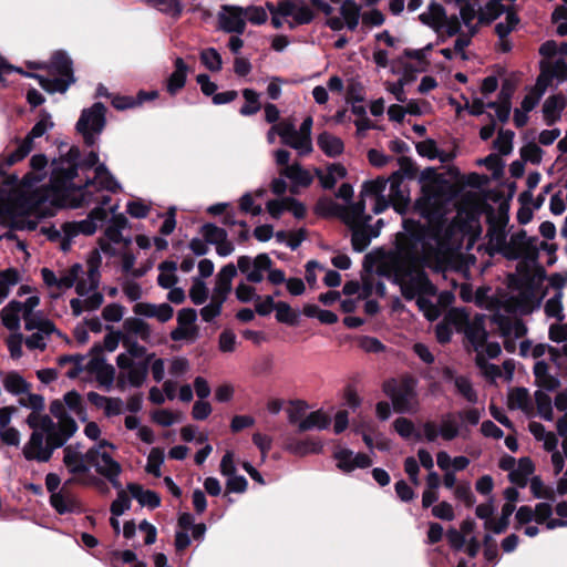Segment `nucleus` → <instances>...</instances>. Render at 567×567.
<instances>
[{
	"label": "nucleus",
	"mask_w": 567,
	"mask_h": 567,
	"mask_svg": "<svg viewBox=\"0 0 567 567\" xmlns=\"http://www.w3.org/2000/svg\"><path fill=\"white\" fill-rule=\"evenodd\" d=\"M164 461V453L161 449L154 447L147 456L146 472L155 477L161 476V465Z\"/></svg>",
	"instance_id": "57"
},
{
	"label": "nucleus",
	"mask_w": 567,
	"mask_h": 567,
	"mask_svg": "<svg viewBox=\"0 0 567 567\" xmlns=\"http://www.w3.org/2000/svg\"><path fill=\"white\" fill-rule=\"evenodd\" d=\"M333 458L337 461V467L344 474H349L355 468H368L372 465V460L368 454H354L352 450L346 447L336 450Z\"/></svg>",
	"instance_id": "11"
},
{
	"label": "nucleus",
	"mask_w": 567,
	"mask_h": 567,
	"mask_svg": "<svg viewBox=\"0 0 567 567\" xmlns=\"http://www.w3.org/2000/svg\"><path fill=\"white\" fill-rule=\"evenodd\" d=\"M150 358L143 362L135 363L128 369V382L134 388H140L144 383L148 373Z\"/></svg>",
	"instance_id": "50"
},
{
	"label": "nucleus",
	"mask_w": 567,
	"mask_h": 567,
	"mask_svg": "<svg viewBox=\"0 0 567 567\" xmlns=\"http://www.w3.org/2000/svg\"><path fill=\"white\" fill-rule=\"evenodd\" d=\"M422 217L425 218L431 225V227H429L431 238L439 239L446 223L441 206L436 204L431 209L422 212Z\"/></svg>",
	"instance_id": "25"
},
{
	"label": "nucleus",
	"mask_w": 567,
	"mask_h": 567,
	"mask_svg": "<svg viewBox=\"0 0 567 567\" xmlns=\"http://www.w3.org/2000/svg\"><path fill=\"white\" fill-rule=\"evenodd\" d=\"M388 179L378 177L372 181H367L362 185L361 196H383V192L386 188Z\"/></svg>",
	"instance_id": "54"
},
{
	"label": "nucleus",
	"mask_w": 567,
	"mask_h": 567,
	"mask_svg": "<svg viewBox=\"0 0 567 567\" xmlns=\"http://www.w3.org/2000/svg\"><path fill=\"white\" fill-rule=\"evenodd\" d=\"M6 391L13 395L29 393L31 384L27 382L17 371H10L3 379Z\"/></svg>",
	"instance_id": "34"
},
{
	"label": "nucleus",
	"mask_w": 567,
	"mask_h": 567,
	"mask_svg": "<svg viewBox=\"0 0 567 567\" xmlns=\"http://www.w3.org/2000/svg\"><path fill=\"white\" fill-rule=\"evenodd\" d=\"M365 100L364 86L361 82L352 79L349 81L346 91V102L348 104L362 103Z\"/></svg>",
	"instance_id": "53"
},
{
	"label": "nucleus",
	"mask_w": 567,
	"mask_h": 567,
	"mask_svg": "<svg viewBox=\"0 0 567 567\" xmlns=\"http://www.w3.org/2000/svg\"><path fill=\"white\" fill-rule=\"evenodd\" d=\"M48 71L60 76H74L73 61L65 51H54L48 64Z\"/></svg>",
	"instance_id": "20"
},
{
	"label": "nucleus",
	"mask_w": 567,
	"mask_h": 567,
	"mask_svg": "<svg viewBox=\"0 0 567 567\" xmlns=\"http://www.w3.org/2000/svg\"><path fill=\"white\" fill-rule=\"evenodd\" d=\"M126 489L130 495L135 498L141 506H146L150 509H155L161 505L159 495L151 489H144L138 483H128Z\"/></svg>",
	"instance_id": "17"
},
{
	"label": "nucleus",
	"mask_w": 567,
	"mask_h": 567,
	"mask_svg": "<svg viewBox=\"0 0 567 567\" xmlns=\"http://www.w3.org/2000/svg\"><path fill=\"white\" fill-rule=\"evenodd\" d=\"M96 229L97 225L89 216L86 219L75 223H65L63 225V230L65 235L70 238L79 234L91 236L96 231Z\"/></svg>",
	"instance_id": "36"
},
{
	"label": "nucleus",
	"mask_w": 567,
	"mask_h": 567,
	"mask_svg": "<svg viewBox=\"0 0 567 567\" xmlns=\"http://www.w3.org/2000/svg\"><path fill=\"white\" fill-rule=\"evenodd\" d=\"M20 184L19 177L16 174H4L0 172V186L3 189L0 193V197L7 202L11 198V195L16 193Z\"/></svg>",
	"instance_id": "52"
},
{
	"label": "nucleus",
	"mask_w": 567,
	"mask_h": 567,
	"mask_svg": "<svg viewBox=\"0 0 567 567\" xmlns=\"http://www.w3.org/2000/svg\"><path fill=\"white\" fill-rule=\"evenodd\" d=\"M124 328L128 333L140 337L142 340H148L151 336L150 326L140 318H127L124 321Z\"/></svg>",
	"instance_id": "48"
},
{
	"label": "nucleus",
	"mask_w": 567,
	"mask_h": 567,
	"mask_svg": "<svg viewBox=\"0 0 567 567\" xmlns=\"http://www.w3.org/2000/svg\"><path fill=\"white\" fill-rule=\"evenodd\" d=\"M106 111L102 102H95L91 107L82 110L75 130L82 135L87 147H92L96 143V137L104 131Z\"/></svg>",
	"instance_id": "3"
},
{
	"label": "nucleus",
	"mask_w": 567,
	"mask_h": 567,
	"mask_svg": "<svg viewBox=\"0 0 567 567\" xmlns=\"http://www.w3.org/2000/svg\"><path fill=\"white\" fill-rule=\"evenodd\" d=\"M21 301L11 300L2 308L0 316L2 324L11 330L17 331L20 328Z\"/></svg>",
	"instance_id": "27"
},
{
	"label": "nucleus",
	"mask_w": 567,
	"mask_h": 567,
	"mask_svg": "<svg viewBox=\"0 0 567 567\" xmlns=\"http://www.w3.org/2000/svg\"><path fill=\"white\" fill-rule=\"evenodd\" d=\"M514 511V504L505 503L502 507L499 518L497 520H486L484 523V527L497 535L505 533L509 526V517L512 516Z\"/></svg>",
	"instance_id": "33"
},
{
	"label": "nucleus",
	"mask_w": 567,
	"mask_h": 567,
	"mask_svg": "<svg viewBox=\"0 0 567 567\" xmlns=\"http://www.w3.org/2000/svg\"><path fill=\"white\" fill-rule=\"evenodd\" d=\"M515 133L511 130H501L497 138L493 142V147L496 148L501 155H509L513 151V140Z\"/></svg>",
	"instance_id": "51"
},
{
	"label": "nucleus",
	"mask_w": 567,
	"mask_h": 567,
	"mask_svg": "<svg viewBox=\"0 0 567 567\" xmlns=\"http://www.w3.org/2000/svg\"><path fill=\"white\" fill-rule=\"evenodd\" d=\"M44 435L40 431H33L28 443L23 446L22 453L25 460L34 461L42 450Z\"/></svg>",
	"instance_id": "41"
},
{
	"label": "nucleus",
	"mask_w": 567,
	"mask_h": 567,
	"mask_svg": "<svg viewBox=\"0 0 567 567\" xmlns=\"http://www.w3.org/2000/svg\"><path fill=\"white\" fill-rule=\"evenodd\" d=\"M330 422V417L324 412L321 410L313 411L299 422L298 433H303L312 429H327Z\"/></svg>",
	"instance_id": "31"
},
{
	"label": "nucleus",
	"mask_w": 567,
	"mask_h": 567,
	"mask_svg": "<svg viewBox=\"0 0 567 567\" xmlns=\"http://www.w3.org/2000/svg\"><path fill=\"white\" fill-rule=\"evenodd\" d=\"M237 276V268L233 262L225 265L216 276L212 299L225 303L233 288V279Z\"/></svg>",
	"instance_id": "12"
},
{
	"label": "nucleus",
	"mask_w": 567,
	"mask_h": 567,
	"mask_svg": "<svg viewBox=\"0 0 567 567\" xmlns=\"http://www.w3.org/2000/svg\"><path fill=\"white\" fill-rule=\"evenodd\" d=\"M158 96V91H143L141 90L137 95L134 96H126V95H116L112 100V105L116 110H126L132 109L136 105H141L142 103L146 101L154 100Z\"/></svg>",
	"instance_id": "21"
},
{
	"label": "nucleus",
	"mask_w": 567,
	"mask_h": 567,
	"mask_svg": "<svg viewBox=\"0 0 567 567\" xmlns=\"http://www.w3.org/2000/svg\"><path fill=\"white\" fill-rule=\"evenodd\" d=\"M563 293L558 291L553 298L548 299L545 303V313L548 317H554L558 321H563L565 316L563 313L561 303Z\"/></svg>",
	"instance_id": "61"
},
{
	"label": "nucleus",
	"mask_w": 567,
	"mask_h": 567,
	"mask_svg": "<svg viewBox=\"0 0 567 567\" xmlns=\"http://www.w3.org/2000/svg\"><path fill=\"white\" fill-rule=\"evenodd\" d=\"M91 360L86 363L85 370L96 375L99 383L110 386L115 377L113 365L105 362L103 357V348L100 343H94L90 350Z\"/></svg>",
	"instance_id": "10"
},
{
	"label": "nucleus",
	"mask_w": 567,
	"mask_h": 567,
	"mask_svg": "<svg viewBox=\"0 0 567 567\" xmlns=\"http://www.w3.org/2000/svg\"><path fill=\"white\" fill-rule=\"evenodd\" d=\"M393 426L396 433L405 440L411 436H414L416 441L422 440L421 433L415 431L414 423L410 419L400 416L394 421Z\"/></svg>",
	"instance_id": "49"
},
{
	"label": "nucleus",
	"mask_w": 567,
	"mask_h": 567,
	"mask_svg": "<svg viewBox=\"0 0 567 567\" xmlns=\"http://www.w3.org/2000/svg\"><path fill=\"white\" fill-rule=\"evenodd\" d=\"M51 115L48 111L42 110L40 112V120L33 125L31 131L25 135L24 140L28 141V143L33 145V142L35 138L43 136L48 128L53 126V123L50 121Z\"/></svg>",
	"instance_id": "40"
},
{
	"label": "nucleus",
	"mask_w": 567,
	"mask_h": 567,
	"mask_svg": "<svg viewBox=\"0 0 567 567\" xmlns=\"http://www.w3.org/2000/svg\"><path fill=\"white\" fill-rule=\"evenodd\" d=\"M96 473L102 476H118L122 468L118 462L106 452H100L96 457L95 464H92Z\"/></svg>",
	"instance_id": "29"
},
{
	"label": "nucleus",
	"mask_w": 567,
	"mask_h": 567,
	"mask_svg": "<svg viewBox=\"0 0 567 567\" xmlns=\"http://www.w3.org/2000/svg\"><path fill=\"white\" fill-rule=\"evenodd\" d=\"M297 1L295 0H279L277 4L270 1L266 2V8L270 14H280L281 17H290L296 9Z\"/></svg>",
	"instance_id": "58"
},
{
	"label": "nucleus",
	"mask_w": 567,
	"mask_h": 567,
	"mask_svg": "<svg viewBox=\"0 0 567 567\" xmlns=\"http://www.w3.org/2000/svg\"><path fill=\"white\" fill-rule=\"evenodd\" d=\"M453 416L452 413H447L446 420L443 421L440 429V434L445 441H453L460 434L458 424L453 420Z\"/></svg>",
	"instance_id": "64"
},
{
	"label": "nucleus",
	"mask_w": 567,
	"mask_h": 567,
	"mask_svg": "<svg viewBox=\"0 0 567 567\" xmlns=\"http://www.w3.org/2000/svg\"><path fill=\"white\" fill-rule=\"evenodd\" d=\"M218 29L226 33L243 34L246 29L245 11L243 7L223 4L217 14Z\"/></svg>",
	"instance_id": "9"
},
{
	"label": "nucleus",
	"mask_w": 567,
	"mask_h": 567,
	"mask_svg": "<svg viewBox=\"0 0 567 567\" xmlns=\"http://www.w3.org/2000/svg\"><path fill=\"white\" fill-rule=\"evenodd\" d=\"M51 167L50 183L55 190L83 192L82 196L84 197V190L95 184V179H87L82 186L75 185L73 179L79 172L75 165L60 164V161L54 158Z\"/></svg>",
	"instance_id": "4"
},
{
	"label": "nucleus",
	"mask_w": 567,
	"mask_h": 567,
	"mask_svg": "<svg viewBox=\"0 0 567 567\" xmlns=\"http://www.w3.org/2000/svg\"><path fill=\"white\" fill-rule=\"evenodd\" d=\"M403 231L395 235L398 252L411 265L420 261L419 246L431 237L430 228L421 221L408 218L402 223Z\"/></svg>",
	"instance_id": "1"
},
{
	"label": "nucleus",
	"mask_w": 567,
	"mask_h": 567,
	"mask_svg": "<svg viewBox=\"0 0 567 567\" xmlns=\"http://www.w3.org/2000/svg\"><path fill=\"white\" fill-rule=\"evenodd\" d=\"M48 166V157L44 154H35L30 159V167L32 172H28L22 177V184L25 186H31L34 183L42 182L45 176V167Z\"/></svg>",
	"instance_id": "18"
},
{
	"label": "nucleus",
	"mask_w": 567,
	"mask_h": 567,
	"mask_svg": "<svg viewBox=\"0 0 567 567\" xmlns=\"http://www.w3.org/2000/svg\"><path fill=\"white\" fill-rule=\"evenodd\" d=\"M315 213L323 218L336 217L342 221L346 219L343 216L346 213V206H342L329 197H321L318 199L315 206Z\"/></svg>",
	"instance_id": "22"
},
{
	"label": "nucleus",
	"mask_w": 567,
	"mask_h": 567,
	"mask_svg": "<svg viewBox=\"0 0 567 567\" xmlns=\"http://www.w3.org/2000/svg\"><path fill=\"white\" fill-rule=\"evenodd\" d=\"M566 106L567 99L561 93L548 96L543 104V117L546 125L553 126L556 124Z\"/></svg>",
	"instance_id": "15"
},
{
	"label": "nucleus",
	"mask_w": 567,
	"mask_h": 567,
	"mask_svg": "<svg viewBox=\"0 0 567 567\" xmlns=\"http://www.w3.org/2000/svg\"><path fill=\"white\" fill-rule=\"evenodd\" d=\"M442 19H446V11L444 7L435 1L429 4L427 12H423L419 16V20L432 28L434 31H440V23Z\"/></svg>",
	"instance_id": "28"
},
{
	"label": "nucleus",
	"mask_w": 567,
	"mask_h": 567,
	"mask_svg": "<svg viewBox=\"0 0 567 567\" xmlns=\"http://www.w3.org/2000/svg\"><path fill=\"white\" fill-rule=\"evenodd\" d=\"M200 62L210 72H218L223 68L221 55L214 48L202 50Z\"/></svg>",
	"instance_id": "45"
},
{
	"label": "nucleus",
	"mask_w": 567,
	"mask_h": 567,
	"mask_svg": "<svg viewBox=\"0 0 567 567\" xmlns=\"http://www.w3.org/2000/svg\"><path fill=\"white\" fill-rule=\"evenodd\" d=\"M351 229V245L357 252L364 251L373 238L368 228L360 224H354Z\"/></svg>",
	"instance_id": "35"
},
{
	"label": "nucleus",
	"mask_w": 567,
	"mask_h": 567,
	"mask_svg": "<svg viewBox=\"0 0 567 567\" xmlns=\"http://www.w3.org/2000/svg\"><path fill=\"white\" fill-rule=\"evenodd\" d=\"M276 319L280 323L295 327L299 321V313L296 312L289 303L285 301H278L276 306Z\"/></svg>",
	"instance_id": "42"
},
{
	"label": "nucleus",
	"mask_w": 567,
	"mask_h": 567,
	"mask_svg": "<svg viewBox=\"0 0 567 567\" xmlns=\"http://www.w3.org/2000/svg\"><path fill=\"white\" fill-rule=\"evenodd\" d=\"M280 175L289 178L292 183L302 187L310 186L313 181L311 174L298 163L282 167L280 169Z\"/></svg>",
	"instance_id": "30"
},
{
	"label": "nucleus",
	"mask_w": 567,
	"mask_h": 567,
	"mask_svg": "<svg viewBox=\"0 0 567 567\" xmlns=\"http://www.w3.org/2000/svg\"><path fill=\"white\" fill-rule=\"evenodd\" d=\"M492 0H488L485 4V12L478 14V21L481 24L488 25L496 19H498L506 10V7H499L498 4L491 6Z\"/></svg>",
	"instance_id": "60"
},
{
	"label": "nucleus",
	"mask_w": 567,
	"mask_h": 567,
	"mask_svg": "<svg viewBox=\"0 0 567 567\" xmlns=\"http://www.w3.org/2000/svg\"><path fill=\"white\" fill-rule=\"evenodd\" d=\"M543 150L534 142H529L520 148V157L524 162L539 164L542 162Z\"/></svg>",
	"instance_id": "63"
},
{
	"label": "nucleus",
	"mask_w": 567,
	"mask_h": 567,
	"mask_svg": "<svg viewBox=\"0 0 567 567\" xmlns=\"http://www.w3.org/2000/svg\"><path fill=\"white\" fill-rule=\"evenodd\" d=\"M286 450L295 455L303 456L310 453H319L322 450V444L320 441L311 439H288L286 442Z\"/></svg>",
	"instance_id": "24"
},
{
	"label": "nucleus",
	"mask_w": 567,
	"mask_h": 567,
	"mask_svg": "<svg viewBox=\"0 0 567 567\" xmlns=\"http://www.w3.org/2000/svg\"><path fill=\"white\" fill-rule=\"evenodd\" d=\"M274 262L266 252L257 255L254 259L249 256H240L237 259V267L246 279L252 284H259L264 280V270H269Z\"/></svg>",
	"instance_id": "7"
},
{
	"label": "nucleus",
	"mask_w": 567,
	"mask_h": 567,
	"mask_svg": "<svg viewBox=\"0 0 567 567\" xmlns=\"http://www.w3.org/2000/svg\"><path fill=\"white\" fill-rule=\"evenodd\" d=\"M361 196L355 203H351L346 207L343 223L349 227L353 228L354 224H367L370 223L372 217L365 214V199Z\"/></svg>",
	"instance_id": "19"
},
{
	"label": "nucleus",
	"mask_w": 567,
	"mask_h": 567,
	"mask_svg": "<svg viewBox=\"0 0 567 567\" xmlns=\"http://www.w3.org/2000/svg\"><path fill=\"white\" fill-rule=\"evenodd\" d=\"M507 406L511 410L528 412L532 409L529 391L526 388L517 386L508 392Z\"/></svg>",
	"instance_id": "26"
},
{
	"label": "nucleus",
	"mask_w": 567,
	"mask_h": 567,
	"mask_svg": "<svg viewBox=\"0 0 567 567\" xmlns=\"http://www.w3.org/2000/svg\"><path fill=\"white\" fill-rule=\"evenodd\" d=\"M340 13L344 25L350 31H354L361 17V7L354 0H343L340 7Z\"/></svg>",
	"instance_id": "32"
},
{
	"label": "nucleus",
	"mask_w": 567,
	"mask_h": 567,
	"mask_svg": "<svg viewBox=\"0 0 567 567\" xmlns=\"http://www.w3.org/2000/svg\"><path fill=\"white\" fill-rule=\"evenodd\" d=\"M243 96L246 100V104H244L239 113L243 116H250L259 112L261 105L259 103V94L252 89H244Z\"/></svg>",
	"instance_id": "44"
},
{
	"label": "nucleus",
	"mask_w": 567,
	"mask_h": 567,
	"mask_svg": "<svg viewBox=\"0 0 567 567\" xmlns=\"http://www.w3.org/2000/svg\"><path fill=\"white\" fill-rule=\"evenodd\" d=\"M63 463L72 475H84L90 473L92 464H95L99 455L97 447H90L86 453L74 451L72 444L66 445L63 450Z\"/></svg>",
	"instance_id": "6"
},
{
	"label": "nucleus",
	"mask_w": 567,
	"mask_h": 567,
	"mask_svg": "<svg viewBox=\"0 0 567 567\" xmlns=\"http://www.w3.org/2000/svg\"><path fill=\"white\" fill-rule=\"evenodd\" d=\"M455 388L458 393L470 403H476L478 400L476 391L473 389L471 381L463 377H456L455 379Z\"/></svg>",
	"instance_id": "56"
},
{
	"label": "nucleus",
	"mask_w": 567,
	"mask_h": 567,
	"mask_svg": "<svg viewBox=\"0 0 567 567\" xmlns=\"http://www.w3.org/2000/svg\"><path fill=\"white\" fill-rule=\"evenodd\" d=\"M131 497L126 491L120 489L117 497L112 502L110 512L113 516H121L131 508Z\"/></svg>",
	"instance_id": "55"
},
{
	"label": "nucleus",
	"mask_w": 567,
	"mask_h": 567,
	"mask_svg": "<svg viewBox=\"0 0 567 567\" xmlns=\"http://www.w3.org/2000/svg\"><path fill=\"white\" fill-rule=\"evenodd\" d=\"M415 147L420 156L427 157L429 159L440 158L443 163L450 159L447 154L439 151L436 142L432 138L416 143Z\"/></svg>",
	"instance_id": "38"
},
{
	"label": "nucleus",
	"mask_w": 567,
	"mask_h": 567,
	"mask_svg": "<svg viewBox=\"0 0 567 567\" xmlns=\"http://www.w3.org/2000/svg\"><path fill=\"white\" fill-rule=\"evenodd\" d=\"M199 233L205 239V241L212 245L219 244V241L224 240L225 237L228 236L227 231L224 228L218 227L213 223L204 224L200 227Z\"/></svg>",
	"instance_id": "46"
},
{
	"label": "nucleus",
	"mask_w": 567,
	"mask_h": 567,
	"mask_svg": "<svg viewBox=\"0 0 567 567\" xmlns=\"http://www.w3.org/2000/svg\"><path fill=\"white\" fill-rule=\"evenodd\" d=\"M416 384V379L410 374L403 375L399 381L391 378L383 382L382 391L391 399L396 413L412 412V401L417 396Z\"/></svg>",
	"instance_id": "2"
},
{
	"label": "nucleus",
	"mask_w": 567,
	"mask_h": 567,
	"mask_svg": "<svg viewBox=\"0 0 567 567\" xmlns=\"http://www.w3.org/2000/svg\"><path fill=\"white\" fill-rule=\"evenodd\" d=\"M158 268L161 274L157 277V284L165 289L175 287L177 277L175 276L174 271L177 270V261L165 260L159 265Z\"/></svg>",
	"instance_id": "37"
},
{
	"label": "nucleus",
	"mask_w": 567,
	"mask_h": 567,
	"mask_svg": "<svg viewBox=\"0 0 567 567\" xmlns=\"http://www.w3.org/2000/svg\"><path fill=\"white\" fill-rule=\"evenodd\" d=\"M189 297L195 305H203L208 298V288L200 278L193 280V286L189 290Z\"/></svg>",
	"instance_id": "62"
},
{
	"label": "nucleus",
	"mask_w": 567,
	"mask_h": 567,
	"mask_svg": "<svg viewBox=\"0 0 567 567\" xmlns=\"http://www.w3.org/2000/svg\"><path fill=\"white\" fill-rule=\"evenodd\" d=\"M444 321L450 327H455L458 332H464V329L470 322V316L464 308H453L446 313Z\"/></svg>",
	"instance_id": "43"
},
{
	"label": "nucleus",
	"mask_w": 567,
	"mask_h": 567,
	"mask_svg": "<svg viewBox=\"0 0 567 567\" xmlns=\"http://www.w3.org/2000/svg\"><path fill=\"white\" fill-rule=\"evenodd\" d=\"M530 492L536 498H545L548 501H555V492L546 487L539 476H534L530 481Z\"/></svg>",
	"instance_id": "59"
},
{
	"label": "nucleus",
	"mask_w": 567,
	"mask_h": 567,
	"mask_svg": "<svg viewBox=\"0 0 567 567\" xmlns=\"http://www.w3.org/2000/svg\"><path fill=\"white\" fill-rule=\"evenodd\" d=\"M390 183V194L392 208L400 215H404L410 204L409 192L403 189V179L399 173H392L388 178Z\"/></svg>",
	"instance_id": "13"
},
{
	"label": "nucleus",
	"mask_w": 567,
	"mask_h": 567,
	"mask_svg": "<svg viewBox=\"0 0 567 567\" xmlns=\"http://www.w3.org/2000/svg\"><path fill=\"white\" fill-rule=\"evenodd\" d=\"M73 482V478L65 481L58 493L50 495V505L60 515L81 514L85 512L81 501L69 489V485Z\"/></svg>",
	"instance_id": "8"
},
{
	"label": "nucleus",
	"mask_w": 567,
	"mask_h": 567,
	"mask_svg": "<svg viewBox=\"0 0 567 567\" xmlns=\"http://www.w3.org/2000/svg\"><path fill=\"white\" fill-rule=\"evenodd\" d=\"M534 396L539 415L545 421H553L554 412L550 396L542 390H537Z\"/></svg>",
	"instance_id": "47"
},
{
	"label": "nucleus",
	"mask_w": 567,
	"mask_h": 567,
	"mask_svg": "<svg viewBox=\"0 0 567 567\" xmlns=\"http://www.w3.org/2000/svg\"><path fill=\"white\" fill-rule=\"evenodd\" d=\"M317 144L328 157H337L344 151L342 140L326 131L318 135Z\"/></svg>",
	"instance_id": "23"
},
{
	"label": "nucleus",
	"mask_w": 567,
	"mask_h": 567,
	"mask_svg": "<svg viewBox=\"0 0 567 567\" xmlns=\"http://www.w3.org/2000/svg\"><path fill=\"white\" fill-rule=\"evenodd\" d=\"M488 220V244L485 247V252L491 257L495 256V254H501L508 260H517V255L512 254V251L509 252L507 247L505 226L508 223V216L505 215V218L499 224L494 220L493 216H489Z\"/></svg>",
	"instance_id": "5"
},
{
	"label": "nucleus",
	"mask_w": 567,
	"mask_h": 567,
	"mask_svg": "<svg viewBox=\"0 0 567 567\" xmlns=\"http://www.w3.org/2000/svg\"><path fill=\"white\" fill-rule=\"evenodd\" d=\"M33 145L28 143L27 140L22 138L13 151L7 150L2 155L3 162L7 166H12L16 163L22 161L32 151Z\"/></svg>",
	"instance_id": "39"
},
{
	"label": "nucleus",
	"mask_w": 567,
	"mask_h": 567,
	"mask_svg": "<svg viewBox=\"0 0 567 567\" xmlns=\"http://www.w3.org/2000/svg\"><path fill=\"white\" fill-rule=\"evenodd\" d=\"M464 334L475 349L484 347L488 339V332L485 328V316L476 313L464 329Z\"/></svg>",
	"instance_id": "16"
},
{
	"label": "nucleus",
	"mask_w": 567,
	"mask_h": 567,
	"mask_svg": "<svg viewBox=\"0 0 567 567\" xmlns=\"http://www.w3.org/2000/svg\"><path fill=\"white\" fill-rule=\"evenodd\" d=\"M435 287L425 271L421 270L415 277L401 285V293L405 300H413L417 293H434Z\"/></svg>",
	"instance_id": "14"
}]
</instances>
